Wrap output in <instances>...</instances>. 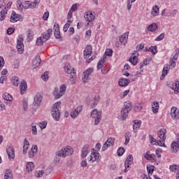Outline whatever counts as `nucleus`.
I'll use <instances>...</instances> for the list:
<instances>
[{"label": "nucleus", "mask_w": 179, "mask_h": 179, "mask_svg": "<svg viewBox=\"0 0 179 179\" xmlns=\"http://www.w3.org/2000/svg\"><path fill=\"white\" fill-rule=\"evenodd\" d=\"M173 55H172L170 57V60H169V64H166L164 66V69L162 70V74L161 76L160 80H163L164 79V78L166 77V75H167V73H169V71H170V68H176V64L177 62V59L178 58V55H179V50H176L173 52Z\"/></svg>", "instance_id": "f257e3e1"}, {"label": "nucleus", "mask_w": 179, "mask_h": 179, "mask_svg": "<svg viewBox=\"0 0 179 179\" xmlns=\"http://www.w3.org/2000/svg\"><path fill=\"white\" fill-rule=\"evenodd\" d=\"M73 153V150L70 147L62 148L61 150L56 152V156L55 157L54 162L57 164L61 161V157H66V156H71Z\"/></svg>", "instance_id": "f03ea898"}, {"label": "nucleus", "mask_w": 179, "mask_h": 179, "mask_svg": "<svg viewBox=\"0 0 179 179\" xmlns=\"http://www.w3.org/2000/svg\"><path fill=\"white\" fill-rule=\"evenodd\" d=\"M131 110H132V103H131V101H128L124 102V106L121 110V116L122 121L127 120L128 114H129Z\"/></svg>", "instance_id": "7ed1b4c3"}, {"label": "nucleus", "mask_w": 179, "mask_h": 179, "mask_svg": "<svg viewBox=\"0 0 179 179\" xmlns=\"http://www.w3.org/2000/svg\"><path fill=\"white\" fill-rule=\"evenodd\" d=\"M61 106V101H57L51 108V114L52 117L55 120V121H59V118L61 117V113H59V106Z\"/></svg>", "instance_id": "20e7f679"}, {"label": "nucleus", "mask_w": 179, "mask_h": 179, "mask_svg": "<svg viewBox=\"0 0 179 179\" xmlns=\"http://www.w3.org/2000/svg\"><path fill=\"white\" fill-rule=\"evenodd\" d=\"M92 118H94V125H99L101 121V112L97 109H94L91 112Z\"/></svg>", "instance_id": "39448f33"}, {"label": "nucleus", "mask_w": 179, "mask_h": 179, "mask_svg": "<svg viewBox=\"0 0 179 179\" xmlns=\"http://www.w3.org/2000/svg\"><path fill=\"white\" fill-rule=\"evenodd\" d=\"M93 72V68L90 67L85 70L82 76V80L83 83H87L90 80V75Z\"/></svg>", "instance_id": "423d86ee"}, {"label": "nucleus", "mask_w": 179, "mask_h": 179, "mask_svg": "<svg viewBox=\"0 0 179 179\" xmlns=\"http://www.w3.org/2000/svg\"><path fill=\"white\" fill-rule=\"evenodd\" d=\"M17 50L19 54H23L24 51V44H23V38L20 37L17 41Z\"/></svg>", "instance_id": "0eeeda50"}, {"label": "nucleus", "mask_w": 179, "mask_h": 179, "mask_svg": "<svg viewBox=\"0 0 179 179\" xmlns=\"http://www.w3.org/2000/svg\"><path fill=\"white\" fill-rule=\"evenodd\" d=\"M99 156H100V154L99 152H92L90 157H88V161L90 163H94V162H96V163H100V158H99Z\"/></svg>", "instance_id": "6e6552de"}, {"label": "nucleus", "mask_w": 179, "mask_h": 179, "mask_svg": "<svg viewBox=\"0 0 179 179\" xmlns=\"http://www.w3.org/2000/svg\"><path fill=\"white\" fill-rule=\"evenodd\" d=\"M134 162V157H132V155H129L127 159H126V161L124 162V173H127L128 171V169H129V166H131V164H132Z\"/></svg>", "instance_id": "1a4fd4ad"}, {"label": "nucleus", "mask_w": 179, "mask_h": 179, "mask_svg": "<svg viewBox=\"0 0 179 179\" xmlns=\"http://www.w3.org/2000/svg\"><path fill=\"white\" fill-rule=\"evenodd\" d=\"M22 15L16 13L15 11H12V14L10 17V22H11V23H16V22H19V20H22Z\"/></svg>", "instance_id": "9d476101"}, {"label": "nucleus", "mask_w": 179, "mask_h": 179, "mask_svg": "<svg viewBox=\"0 0 179 179\" xmlns=\"http://www.w3.org/2000/svg\"><path fill=\"white\" fill-rule=\"evenodd\" d=\"M64 71L66 73H69L72 78L76 76V71L75 70V68H72L71 65L64 66Z\"/></svg>", "instance_id": "9b49d317"}, {"label": "nucleus", "mask_w": 179, "mask_h": 179, "mask_svg": "<svg viewBox=\"0 0 179 179\" xmlns=\"http://www.w3.org/2000/svg\"><path fill=\"white\" fill-rule=\"evenodd\" d=\"M6 152L8 156V159L13 160L15 159V148L13 146L10 145L6 148Z\"/></svg>", "instance_id": "f8f14e48"}, {"label": "nucleus", "mask_w": 179, "mask_h": 179, "mask_svg": "<svg viewBox=\"0 0 179 179\" xmlns=\"http://www.w3.org/2000/svg\"><path fill=\"white\" fill-rule=\"evenodd\" d=\"M92 52H93V48H92V45H87L83 52V56L85 59H87V57H90Z\"/></svg>", "instance_id": "ddd939ff"}, {"label": "nucleus", "mask_w": 179, "mask_h": 179, "mask_svg": "<svg viewBox=\"0 0 179 179\" xmlns=\"http://www.w3.org/2000/svg\"><path fill=\"white\" fill-rule=\"evenodd\" d=\"M90 153V145L88 144L85 145L83 147L82 151H81V157L82 159H85L87 155Z\"/></svg>", "instance_id": "4468645a"}, {"label": "nucleus", "mask_w": 179, "mask_h": 179, "mask_svg": "<svg viewBox=\"0 0 179 179\" xmlns=\"http://www.w3.org/2000/svg\"><path fill=\"white\" fill-rule=\"evenodd\" d=\"M85 20L86 22H87V24L89 25V23H92L96 19V16L93 15V13L92 12H87L85 13V15L84 16Z\"/></svg>", "instance_id": "2eb2a0df"}, {"label": "nucleus", "mask_w": 179, "mask_h": 179, "mask_svg": "<svg viewBox=\"0 0 179 179\" xmlns=\"http://www.w3.org/2000/svg\"><path fill=\"white\" fill-rule=\"evenodd\" d=\"M40 64H41V58H40V56L35 57L31 63L33 69L38 68V66H40Z\"/></svg>", "instance_id": "dca6fc26"}, {"label": "nucleus", "mask_w": 179, "mask_h": 179, "mask_svg": "<svg viewBox=\"0 0 179 179\" xmlns=\"http://www.w3.org/2000/svg\"><path fill=\"white\" fill-rule=\"evenodd\" d=\"M136 52L137 51L134 50L132 52L131 57L129 58V61L131 63L132 65H136L139 61V59H138V57H136Z\"/></svg>", "instance_id": "f3484780"}, {"label": "nucleus", "mask_w": 179, "mask_h": 179, "mask_svg": "<svg viewBox=\"0 0 179 179\" xmlns=\"http://www.w3.org/2000/svg\"><path fill=\"white\" fill-rule=\"evenodd\" d=\"M166 134H167V129H161L159 131H157V136L159 139H162V142L166 141Z\"/></svg>", "instance_id": "a211bd4d"}, {"label": "nucleus", "mask_w": 179, "mask_h": 179, "mask_svg": "<svg viewBox=\"0 0 179 179\" xmlns=\"http://www.w3.org/2000/svg\"><path fill=\"white\" fill-rule=\"evenodd\" d=\"M82 110H83V106H79L77 107L74 111L71 113V118H77L78 115H79V113H81Z\"/></svg>", "instance_id": "6ab92c4d"}, {"label": "nucleus", "mask_w": 179, "mask_h": 179, "mask_svg": "<svg viewBox=\"0 0 179 179\" xmlns=\"http://www.w3.org/2000/svg\"><path fill=\"white\" fill-rule=\"evenodd\" d=\"M52 35V29H48L46 32H44L42 36V38L45 41H48L50 40L51 36Z\"/></svg>", "instance_id": "aec40b11"}, {"label": "nucleus", "mask_w": 179, "mask_h": 179, "mask_svg": "<svg viewBox=\"0 0 179 179\" xmlns=\"http://www.w3.org/2000/svg\"><path fill=\"white\" fill-rule=\"evenodd\" d=\"M37 5V3L35 1H27L24 3V9H34Z\"/></svg>", "instance_id": "412c9836"}, {"label": "nucleus", "mask_w": 179, "mask_h": 179, "mask_svg": "<svg viewBox=\"0 0 179 179\" xmlns=\"http://www.w3.org/2000/svg\"><path fill=\"white\" fill-rule=\"evenodd\" d=\"M54 27H55V38H61V32L59 31V24H58V23H55L54 24Z\"/></svg>", "instance_id": "4be33fe9"}, {"label": "nucleus", "mask_w": 179, "mask_h": 179, "mask_svg": "<svg viewBox=\"0 0 179 179\" xmlns=\"http://www.w3.org/2000/svg\"><path fill=\"white\" fill-rule=\"evenodd\" d=\"M171 115L173 120H178V109L176 107H172L171 110Z\"/></svg>", "instance_id": "5701e85b"}, {"label": "nucleus", "mask_w": 179, "mask_h": 179, "mask_svg": "<svg viewBox=\"0 0 179 179\" xmlns=\"http://www.w3.org/2000/svg\"><path fill=\"white\" fill-rule=\"evenodd\" d=\"M129 80L127 78H120L118 81L119 86L121 87H126V86H128L129 85Z\"/></svg>", "instance_id": "b1692460"}, {"label": "nucleus", "mask_w": 179, "mask_h": 179, "mask_svg": "<svg viewBox=\"0 0 179 179\" xmlns=\"http://www.w3.org/2000/svg\"><path fill=\"white\" fill-rule=\"evenodd\" d=\"M134 124H133V129H134V132H137L138 129H139V128H141V124H142V121L141 120H133Z\"/></svg>", "instance_id": "393cba45"}, {"label": "nucleus", "mask_w": 179, "mask_h": 179, "mask_svg": "<svg viewBox=\"0 0 179 179\" xmlns=\"http://www.w3.org/2000/svg\"><path fill=\"white\" fill-rule=\"evenodd\" d=\"M20 89L21 94H24V92H26V90H27V83H26V81H24V80H22L21 81V84L20 85Z\"/></svg>", "instance_id": "a878e982"}, {"label": "nucleus", "mask_w": 179, "mask_h": 179, "mask_svg": "<svg viewBox=\"0 0 179 179\" xmlns=\"http://www.w3.org/2000/svg\"><path fill=\"white\" fill-rule=\"evenodd\" d=\"M41 101H43V96L41 95L35 96L34 101V106H35V107H38Z\"/></svg>", "instance_id": "bb28decb"}, {"label": "nucleus", "mask_w": 179, "mask_h": 179, "mask_svg": "<svg viewBox=\"0 0 179 179\" xmlns=\"http://www.w3.org/2000/svg\"><path fill=\"white\" fill-rule=\"evenodd\" d=\"M129 34V32H126L123 35H121L120 37V41L124 45H125V44H127V41H128V35Z\"/></svg>", "instance_id": "cd10ccee"}, {"label": "nucleus", "mask_w": 179, "mask_h": 179, "mask_svg": "<svg viewBox=\"0 0 179 179\" xmlns=\"http://www.w3.org/2000/svg\"><path fill=\"white\" fill-rule=\"evenodd\" d=\"M38 149V148L37 147V145H33L31 150L29 152V157L33 159L36 153H37Z\"/></svg>", "instance_id": "c85d7f7f"}, {"label": "nucleus", "mask_w": 179, "mask_h": 179, "mask_svg": "<svg viewBox=\"0 0 179 179\" xmlns=\"http://www.w3.org/2000/svg\"><path fill=\"white\" fill-rule=\"evenodd\" d=\"M171 148L172 153H177L178 152V149H179L178 143L173 141L171 145Z\"/></svg>", "instance_id": "c756f323"}, {"label": "nucleus", "mask_w": 179, "mask_h": 179, "mask_svg": "<svg viewBox=\"0 0 179 179\" xmlns=\"http://www.w3.org/2000/svg\"><path fill=\"white\" fill-rule=\"evenodd\" d=\"M158 29L159 25L157 24V23H152L148 27L147 30L148 31L154 32L156 31Z\"/></svg>", "instance_id": "7c9ffc66"}, {"label": "nucleus", "mask_w": 179, "mask_h": 179, "mask_svg": "<svg viewBox=\"0 0 179 179\" xmlns=\"http://www.w3.org/2000/svg\"><path fill=\"white\" fill-rule=\"evenodd\" d=\"M159 103L157 101H154L152 103V113H154V114H157V113H159Z\"/></svg>", "instance_id": "2f4dec72"}, {"label": "nucleus", "mask_w": 179, "mask_h": 179, "mask_svg": "<svg viewBox=\"0 0 179 179\" xmlns=\"http://www.w3.org/2000/svg\"><path fill=\"white\" fill-rule=\"evenodd\" d=\"M4 179H13V174L12 170L6 169L4 174Z\"/></svg>", "instance_id": "473e14b6"}, {"label": "nucleus", "mask_w": 179, "mask_h": 179, "mask_svg": "<svg viewBox=\"0 0 179 179\" xmlns=\"http://www.w3.org/2000/svg\"><path fill=\"white\" fill-rule=\"evenodd\" d=\"M105 59H106V55H104L103 58L101 59L97 64L96 68L98 70L101 69L103 66H104V62H106Z\"/></svg>", "instance_id": "72a5a7b5"}, {"label": "nucleus", "mask_w": 179, "mask_h": 179, "mask_svg": "<svg viewBox=\"0 0 179 179\" xmlns=\"http://www.w3.org/2000/svg\"><path fill=\"white\" fill-rule=\"evenodd\" d=\"M150 152H147L144 157L147 159V160H154L156 162V155L155 154L150 155Z\"/></svg>", "instance_id": "f704fd0d"}, {"label": "nucleus", "mask_w": 179, "mask_h": 179, "mask_svg": "<svg viewBox=\"0 0 179 179\" xmlns=\"http://www.w3.org/2000/svg\"><path fill=\"white\" fill-rule=\"evenodd\" d=\"M26 170L28 173H31L32 170H34V163L28 162L26 166Z\"/></svg>", "instance_id": "c9c22d12"}, {"label": "nucleus", "mask_w": 179, "mask_h": 179, "mask_svg": "<svg viewBox=\"0 0 179 179\" xmlns=\"http://www.w3.org/2000/svg\"><path fill=\"white\" fill-rule=\"evenodd\" d=\"M66 91V85H62L60 87L59 91V97H62L64 94H65V92Z\"/></svg>", "instance_id": "e433bc0d"}, {"label": "nucleus", "mask_w": 179, "mask_h": 179, "mask_svg": "<svg viewBox=\"0 0 179 179\" xmlns=\"http://www.w3.org/2000/svg\"><path fill=\"white\" fill-rule=\"evenodd\" d=\"M20 83L19 82V77L13 76L11 78V84L13 85V86H19Z\"/></svg>", "instance_id": "4c0bfd02"}, {"label": "nucleus", "mask_w": 179, "mask_h": 179, "mask_svg": "<svg viewBox=\"0 0 179 179\" xmlns=\"http://www.w3.org/2000/svg\"><path fill=\"white\" fill-rule=\"evenodd\" d=\"M151 15H152V16H157V15H159V6H155L152 8Z\"/></svg>", "instance_id": "58836bf2"}, {"label": "nucleus", "mask_w": 179, "mask_h": 179, "mask_svg": "<svg viewBox=\"0 0 179 179\" xmlns=\"http://www.w3.org/2000/svg\"><path fill=\"white\" fill-rule=\"evenodd\" d=\"M3 99L7 101H12V100H13V97H12V96L8 92H6L3 94Z\"/></svg>", "instance_id": "ea45409f"}, {"label": "nucleus", "mask_w": 179, "mask_h": 179, "mask_svg": "<svg viewBox=\"0 0 179 179\" xmlns=\"http://www.w3.org/2000/svg\"><path fill=\"white\" fill-rule=\"evenodd\" d=\"M8 14V10H3L0 12V21L2 22L5 20V17H6V15Z\"/></svg>", "instance_id": "a19ab883"}, {"label": "nucleus", "mask_w": 179, "mask_h": 179, "mask_svg": "<svg viewBox=\"0 0 179 179\" xmlns=\"http://www.w3.org/2000/svg\"><path fill=\"white\" fill-rule=\"evenodd\" d=\"M22 107L24 111H27V110H29V103L27 102V99H24L22 100Z\"/></svg>", "instance_id": "79ce46f5"}, {"label": "nucleus", "mask_w": 179, "mask_h": 179, "mask_svg": "<svg viewBox=\"0 0 179 179\" xmlns=\"http://www.w3.org/2000/svg\"><path fill=\"white\" fill-rule=\"evenodd\" d=\"M114 142H115V138L110 137V138H108L106 142L105 143H108V146H113V145H114Z\"/></svg>", "instance_id": "37998d69"}, {"label": "nucleus", "mask_w": 179, "mask_h": 179, "mask_svg": "<svg viewBox=\"0 0 179 179\" xmlns=\"http://www.w3.org/2000/svg\"><path fill=\"white\" fill-rule=\"evenodd\" d=\"M27 38L29 39V41H31L33 40V36H34V32L31 29H29L27 31Z\"/></svg>", "instance_id": "c03bdc74"}, {"label": "nucleus", "mask_w": 179, "mask_h": 179, "mask_svg": "<svg viewBox=\"0 0 179 179\" xmlns=\"http://www.w3.org/2000/svg\"><path fill=\"white\" fill-rule=\"evenodd\" d=\"M169 169L171 171H173L176 173V171H179V166L177 164H173L169 166Z\"/></svg>", "instance_id": "a18cd8bd"}, {"label": "nucleus", "mask_w": 179, "mask_h": 179, "mask_svg": "<svg viewBox=\"0 0 179 179\" xmlns=\"http://www.w3.org/2000/svg\"><path fill=\"white\" fill-rule=\"evenodd\" d=\"M155 143H152V145H157V146H163L164 148H166V144L162 142V141L159 140H155Z\"/></svg>", "instance_id": "49530a36"}, {"label": "nucleus", "mask_w": 179, "mask_h": 179, "mask_svg": "<svg viewBox=\"0 0 179 179\" xmlns=\"http://www.w3.org/2000/svg\"><path fill=\"white\" fill-rule=\"evenodd\" d=\"M43 43H46L43 37H39L36 40V45H43Z\"/></svg>", "instance_id": "de8ad7c7"}, {"label": "nucleus", "mask_w": 179, "mask_h": 179, "mask_svg": "<svg viewBox=\"0 0 179 179\" xmlns=\"http://www.w3.org/2000/svg\"><path fill=\"white\" fill-rule=\"evenodd\" d=\"M150 51L152 52V55H155V54H157V46L150 47Z\"/></svg>", "instance_id": "09e8293b"}, {"label": "nucleus", "mask_w": 179, "mask_h": 179, "mask_svg": "<svg viewBox=\"0 0 179 179\" xmlns=\"http://www.w3.org/2000/svg\"><path fill=\"white\" fill-rule=\"evenodd\" d=\"M53 95L55 96V99H60L59 96V90L58 88H55L53 91Z\"/></svg>", "instance_id": "8fccbe9b"}, {"label": "nucleus", "mask_w": 179, "mask_h": 179, "mask_svg": "<svg viewBox=\"0 0 179 179\" xmlns=\"http://www.w3.org/2000/svg\"><path fill=\"white\" fill-rule=\"evenodd\" d=\"M125 152V149L122 147H120L117 150V156H122L124 153Z\"/></svg>", "instance_id": "3c124183"}, {"label": "nucleus", "mask_w": 179, "mask_h": 179, "mask_svg": "<svg viewBox=\"0 0 179 179\" xmlns=\"http://www.w3.org/2000/svg\"><path fill=\"white\" fill-rule=\"evenodd\" d=\"M48 71H45L42 76H41V78L43 79V80H44V82H47L48 80Z\"/></svg>", "instance_id": "603ef678"}, {"label": "nucleus", "mask_w": 179, "mask_h": 179, "mask_svg": "<svg viewBox=\"0 0 179 179\" xmlns=\"http://www.w3.org/2000/svg\"><path fill=\"white\" fill-rule=\"evenodd\" d=\"M43 175H44L43 171H38L35 173V176L37 178H41V177H43Z\"/></svg>", "instance_id": "864d4df0"}, {"label": "nucleus", "mask_w": 179, "mask_h": 179, "mask_svg": "<svg viewBox=\"0 0 179 179\" xmlns=\"http://www.w3.org/2000/svg\"><path fill=\"white\" fill-rule=\"evenodd\" d=\"M155 169V166H151L150 167H147V171H148V176H150L152 174H153V171H154V169Z\"/></svg>", "instance_id": "5fc2aeb1"}, {"label": "nucleus", "mask_w": 179, "mask_h": 179, "mask_svg": "<svg viewBox=\"0 0 179 179\" xmlns=\"http://www.w3.org/2000/svg\"><path fill=\"white\" fill-rule=\"evenodd\" d=\"M39 127L41 129H45V128H47V122H41L39 123Z\"/></svg>", "instance_id": "6e6d98bb"}, {"label": "nucleus", "mask_w": 179, "mask_h": 179, "mask_svg": "<svg viewBox=\"0 0 179 179\" xmlns=\"http://www.w3.org/2000/svg\"><path fill=\"white\" fill-rule=\"evenodd\" d=\"M31 131L33 135H37V127L36 125H34V124H32Z\"/></svg>", "instance_id": "4d7b16f0"}, {"label": "nucleus", "mask_w": 179, "mask_h": 179, "mask_svg": "<svg viewBox=\"0 0 179 179\" xmlns=\"http://www.w3.org/2000/svg\"><path fill=\"white\" fill-rule=\"evenodd\" d=\"M105 54L108 57H112L113 56V50L112 49H107L105 52Z\"/></svg>", "instance_id": "13d9d810"}, {"label": "nucleus", "mask_w": 179, "mask_h": 179, "mask_svg": "<svg viewBox=\"0 0 179 179\" xmlns=\"http://www.w3.org/2000/svg\"><path fill=\"white\" fill-rule=\"evenodd\" d=\"M164 38V33L161 34L158 37L156 38L155 41H162Z\"/></svg>", "instance_id": "bf43d9fd"}, {"label": "nucleus", "mask_w": 179, "mask_h": 179, "mask_svg": "<svg viewBox=\"0 0 179 179\" xmlns=\"http://www.w3.org/2000/svg\"><path fill=\"white\" fill-rule=\"evenodd\" d=\"M5 65V59L2 57H0V71L1 68H3Z\"/></svg>", "instance_id": "052dcab7"}, {"label": "nucleus", "mask_w": 179, "mask_h": 179, "mask_svg": "<svg viewBox=\"0 0 179 179\" xmlns=\"http://www.w3.org/2000/svg\"><path fill=\"white\" fill-rule=\"evenodd\" d=\"M70 10H71V12H76V10H78V4L76 3L73 4L71 6Z\"/></svg>", "instance_id": "680f3d73"}, {"label": "nucleus", "mask_w": 179, "mask_h": 179, "mask_svg": "<svg viewBox=\"0 0 179 179\" xmlns=\"http://www.w3.org/2000/svg\"><path fill=\"white\" fill-rule=\"evenodd\" d=\"M143 48H145V44L143 43H141L136 46V50L138 51H141V50H143Z\"/></svg>", "instance_id": "e2e57ef3"}, {"label": "nucleus", "mask_w": 179, "mask_h": 179, "mask_svg": "<svg viewBox=\"0 0 179 179\" xmlns=\"http://www.w3.org/2000/svg\"><path fill=\"white\" fill-rule=\"evenodd\" d=\"M48 16H50V12L46 11L43 15V20H48Z\"/></svg>", "instance_id": "0e129e2a"}, {"label": "nucleus", "mask_w": 179, "mask_h": 179, "mask_svg": "<svg viewBox=\"0 0 179 179\" xmlns=\"http://www.w3.org/2000/svg\"><path fill=\"white\" fill-rule=\"evenodd\" d=\"M148 61H149L148 59H145L143 61V63H141L140 64V69H142V68H143L144 65H148L149 63H148Z\"/></svg>", "instance_id": "69168bd1"}, {"label": "nucleus", "mask_w": 179, "mask_h": 179, "mask_svg": "<svg viewBox=\"0 0 179 179\" xmlns=\"http://www.w3.org/2000/svg\"><path fill=\"white\" fill-rule=\"evenodd\" d=\"M15 31V29L13 28H8L7 29V34H8L9 36H10V34H13V32Z\"/></svg>", "instance_id": "338daca9"}, {"label": "nucleus", "mask_w": 179, "mask_h": 179, "mask_svg": "<svg viewBox=\"0 0 179 179\" xmlns=\"http://www.w3.org/2000/svg\"><path fill=\"white\" fill-rule=\"evenodd\" d=\"M171 89H173V90H174L176 94H177V93H179V87L178 86H174L173 88V87H171Z\"/></svg>", "instance_id": "774afa93"}]
</instances>
